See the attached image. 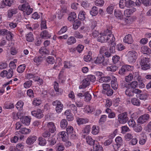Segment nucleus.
I'll use <instances>...</instances> for the list:
<instances>
[{
	"instance_id": "obj_1",
	"label": "nucleus",
	"mask_w": 151,
	"mask_h": 151,
	"mask_svg": "<svg viewBox=\"0 0 151 151\" xmlns=\"http://www.w3.org/2000/svg\"><path fill=\"white\" fill-rule=\"evenodd\" d=\"M149 62L150 58L146 57H143L142 58L140 63L142 69L144 70L149 69L150 66Z\"/></svg>"
},
{
	"instance_id": "obj_2",
	"label": "nucleus",
	"mask_w": 151,
	"mask_h": 151,
	"mask_svg": "<svg viewBox=\"0 0 151 151\" xmlns=\"http://www.w3.org/2000/svg\"><path fill=\"white\" fill-rule=\"evenodd\" d=\"M94 63L96 64H100L102 63L103 65H106L109 63L108 59H105L104 55H99L96 58V59L94 61Z\"/></svg>"
},
{
	"instance_id": "obj_3",
	"label": "nucleus",
	"mask_w": 151,
	"mask_h": 151,
	"mask_svg": "<svg viewBox=\"0 0 151 151\" xmlns=\"http://www.w3.org/2000/svg\"><path fill=\"white\" fill-rule=\"evenodd\" d=\"M137 53L134 51H129L127 55L128 62L130 63L134 62L137 59Z\"/></svg>"
},
{
	"instance_id": "obj_4",
	"label": "nucleus",
	"mask_w": 151,
	"mask_h": 151,
	"mask_svg": "<svg viewBox=\"0 0 151 151\" xmlns=\"http://www.w3.org/2000/svg\"><path fill=\"white\" fill-rule=\"evenodd\" d=\"M127 113L126 112L119 114L118 115V120L121 124H125L129 119L127 116Z\"/></svg>"
},
{
	"instance_id": "obj_5",
	"label": "nucleus",
	"mask_w": 151,
	"mask_h": 151,
	"mask_svg": "<svg viewBox=\"0 0 151 151\" xmlns=\"http://www.w3.org/2000/svg\"><path fill=\"white\" fill-rule=\"evenodd\" d=\"M52 104L53 106H56L55 110L57 113H59L62 111L63 105L60 101L57 100L53 101Z\"/></svg>"
},
{
	"instance_id": "obj_6",
	"label": "nucleus",
	"mask_w": 151,
	"mask_h": 151,
	"mask_svg": "<svg viewBox=\"0 0 151 151\" xmlns=\"http://www.w3.org/2000/svg\"><path fill=\"white\" fill-rule=\"evenodd\" d=\"M133 67L129 65H123L119 71V73L121 75H125L128 71L131 70Z\"/></svg>"
},
{
	"instance_id": "obj_7",
	"label": "nucleus",
	"mask_w": 151,
	"mask_h": 151,
	"mask_svg": "<svg viewBox=\"0 0 151 151\" xmlns=\"http://www.w3.org/2000/svg\"><path fill=\"white\" fill-rule=\"evenodd\" d=\"M31 114L32 116L38 119H41L44 116L43 113V110L40 109L32 111Z\"/></svg>"
},
{
	"instance_id": "obj_8",
	"label": "nucleus",
	"mask_w": 151,
	"mask_h": 151,
	"mask_svg": "<svg viewBox=\"0 0 151 151\" xmlns=\"http://www.w3.org/2000/svg\"><path fill=\"white\" fill-rule=\"evenodd\" d=\"M150 118V116L148 114H145L141 116L137 120L138 122L143 124L146 122Z\"/></svg>"
},
{
	"instance_id": "obj_9",
	"label": "nucleus",
	"mask_w": 151,
	"mask_h": 151,
	"mask_svg": "<svg viewBox=\"0 0 151 151\" xmlns=\"http://www.w3.org/2000/svg\"><path fill=\"white\" fill-rule=\"evenodd\" d=\"M18 12V9L17 8H10L7 11V16L9 18H11L14 14Z\"/></svg>"
},
{
	"instance_id": "obj_10",
	"label": "nucleus",
	"mask_w": 151,
	"mask_h": 151,
	"mask_svg": "<svg viewBox=\"0 0 151 151\" xmlns=\"http://www.w3.org/2000/svg\"><path fill=\"white\" fill-rule=\"evenodd\" d=\"M112 28V27L111 26L107 27L106 29L104 30L100 33V35H103L105 36H109L112 34V32L111 30Z\"/></svg>"
},
{
	"instance_id": "obj_11",
	"label": "nucleus",
	"mask_w": 151,
	"mask_h": 151,
	"mask_svg": "<svg viewBox=\"0 0 151 151\" xmlns=\"http://www.w3.org/2000/svg\"><path fill=\"white\" fill-rule=\"evenodd\" d=\"M124 42L129 44H132L133 42V40L132 35L128 34L125 36L123 39Z\"/></svg>"
},
{
	"instance_id": "obj_12",
	"label": "nucleus",
	"mask_w": 151,
	"mask_h": 151,
	"mask_svg": "<svg viewBox=\"0 0 151 151\" xmlns=\"http://www.w3.org/2000/svg\"><path fill=\"white\" fill-rule=\"evenodd\" d=\"M47 127L49 132L53 133L56 130V128L54 123L52 122H48L47 124Z\"/></svg>"
},
{
	"instance_id": "obj_13",
	"label": "nucleus",
	"mask_w": 151,
	"mask_h": 151,
	"mask_svg": "<svg viewBox=\"0 0 151 151\" xmlns=\"http://www.w3.org/2000/svg\"><path fill=\"white\" fill-rule=\"evenodd\" d=\"M41 37L44 39H47L50 38L51 37V35L48 31L45 30L42 32L40 33Z\"/></svg>"
},
{
	"instance_id": "obj_14",
	"label": "nucleus",
	"mask_w": 151,
	"mask_h": 151,
	"mask_svg": "<svg viewBox=\"0 0 151 151\" xmlns=\"http://www.w3.org/2000/svg\"><path fill=\"white\" fill-rule=\"evenodd\" d=\"M37 137L35 135H31L26 140L27 143L29 145L32 144L37 139Z\"/></svg>"
},
{
	"instance_id": "obj_15",
	"label": "nucleus",
	"mask_w": 151,
	"mask_h": 151,
	"mask_svg": "<svg viewBox=\"0 0 151 151\" xmlns=\"http://www.w3.org/2000/svg\"><path fill=\"white\" fill-rule=\"evenodd\" d=\"M141 51L144 54H151V49L146 46H142L141 48Z\"/></svg>"
},
{
	"instance_id": "obj_16",
	"label": "nucleus",
	"mask_w": 151,
	"mask_h": 151,
	"mask_svg": "<svg viewBox=\"0 0 151 151\" xmlns=\"http://www.w3.org/2000/svg\"><path fill=\"white\" fill-rule=\"evenodd\" d=\"M13 2L12 1L10 0H3L2 2V4L1 5V7L4 8L6 6L10 7Z\"/></svg>"
},
{
	"instance_id": "obj_17",
	"label": "nucleus",
	"mask_w": 151,
	"mask_h": 151,
	"mask_svg": "<svg viewBox=\"0 0 151 151\" xmlns=\"http://www.w3.org/2000/svg\"><path fill=\"white\" fill-rule=\"evenodd\" d=\"M77 122L79 125L85 124L88 122V120L87 118H78L77 119Z\"/></svg>"
},
{
	"instance_id": "obj_18",
	"label": "nucleus",
	"mask_w": 151,
	"mask_h": 151,
	"mask_svg": "<svg viewBox=\"0 0 151 151\" xmlns=\"http://www.w3.org/2000/svg\"><path fill=\"white\" fill-rule=\"evenodd\" d=\"M131 102L134 105L139 106L140 105L141 103L140 100L137 98L134 97L132 99Z\"/></svg>"
},
{
	"instance_id": "obj_19",
	"label": "nucleus",
	"mask_w": 151,
	"mask_h": 151,
	"mask_svg": "<svg viewBox=\"0 0 151 151\" xmlns=\"http://www.w3.org/2000/svg\"><path fill=\"white\" fill-rule=\"evenodd\" d=\"M133 89L128 87L125 91V94L129 97H132L134 96Z\"/></svg>"
},
{
	"instance_id": "obj_20",
	"label": "nucleus",
	"mask_w": 151,
	"mask_h": 151,
	"mask_svg": "<svg viewBox=\"0 0 151 151\" xmlns=\"http://www.w3.org/2000/svg\"><path fill=\"white\" fill-rule=\"evenodd\" d=\"M114 15L118 19L122 20L123 18V15L121 12L119 10H115Z\"/></svg>"
},
{
	"instance_id": "obj_21",
	"label": "nucleus",
	"mask_w": 151,
	"mask_h": 151,
	"mask_svg": "<svg viewBox=\"0 0 151 151\" xmlns=\"http://www.w3.org/2000/svg\"><path fill=\"white\" fill-rule=\"evenodd\" d=\"M111 79V78L109 76H103L99 79V81L101 83H102L104 82H108L110 81Z\"/></svg>"
},
{
	"instance_id": "obj_22",
	"label": "nucleus",
	"mask_w": 151,
	"mask_h": 151,
	"mask_svg": "<svg viewBox=\"0 0 151 151\" xmlns=\"http://www.w3.org/2000/svg\"><path fill=\"white\" fill-rule=\"evenodd\" d=\"M31 119L27 116H25L23 117L21 120L22 123L25 124L26 125H29Z\"/></svg>"
},
{
	"instance_id": "obj_23",
	"label": "nucleus",
	"mask_w": 151,
	"mask_h": 151,
	"mask_svg": "<svg viewBox=\"0 0 151 151\" xmlns=\"http://www.w3.org/2000/svg\"><path fill=\"white\" fill-rule=\"evenodd\" d=\"M90 84V82L88 80H86V78L83 80V83L82 85L80 86L79 88L80 89L82 88H85L88 86Z\"/></svg>"
},
{
	"instance_id": "obj_24",
	"label": "nucleus",
	"mask_w": 151,
	"mask_h": 151,
	"mask_svg": "<svg viewBox=\"0 0 151 151\" xmlns=\"http://www.w3.org/2000/svg\"><path fill=\"white\" fill-rule=\"evenodd\" d=\"M67 133L65 131H62V132H60L58 134V135L60 137L62 138V139L63 141H65L68 138V135Z\"/></svg>"
},
{
	"instance_id": "obj_25",
	"label": "nucleus",
	"mask_w": 151,
	"mask_h": 151,
	"mask_svg": "<svg viewBox=\"0 0 151 151\" xmlns=\"http://www.w3.org/2000/svg\"><path fill=\"white\" fill-rule=\"evenodd\" d=\"M76 40L74 37L71 36L69 37L67 41V43L69 45H72L75 43Z\"/></svg>"
},
{
	"instance_id": "obj_26",
	"label": "nucleus",
	"mask_w": 151,
	"mask_h": 151,
	"mask_svg": "<svg viewBox=\"0 0 151 151\" xmlns=\"http://www.w3.org/2000/svg\"><path fill=\"white\" fill-rule=\"evenodd\" d=\"M106 42H108L109 43H111L115 41V38L114 35L112 34L106 36Z\"/></svg>"
},
{
	"instance_id": "obj_27",
	"label": "nucleus",
	"mask_w": 151,
	"mask_h": 151,
	"mask_svg": "<svg viewBox=\"0 0 151 151\" xmlns=\"http://www.w3.org/2000/svg\"><path fill=\"white\" fill-rule=\"evenodd\" d=\"M29 4L28 3H25V4L22 5H20L18 6V9L19 10L24 12L27 9V7H29Z\"/></svg>"
},
{
	"instance_id": "obj_28",
	"label": "nucleus",
	"mask_w": 151,
	"mask_h": 151,
	"mask_svg": "<svg viewBox=\"0 0 151 151\" xmlns=\"http://www.w3.org/2000/svg\"><path fill=\"white\" fill-rule=\"evenodd\" d=\"M98 10L97 7L95 6H93L90 12V14L92 16H96L98 13Z\"/></svg>"
},
{
	"instance_id": "obj_29",
	"label": "nucleus",
	"mask_w": 151,
	"mask_h": 151,
	"mask_svg": "<svg viewBox=\"0 0 151 151\" xmlns=\"http://www.w3.org/2000/svg\"><path fill=\"white\" fill-rule=\"evenodd\" d=\"M14 37V35L12 32L8 30L6 34V38L8 41L12 40H13Z\"/></svg>"
},
{
	"instance_id": "obj_30",
	"label": "nucleus",
	"mask_w": 151,
	"mask_h": 151,
	"mask_svg": "<svg viewBox=\"0 0 151 151\" xmlns=\"http://www.w3.org/2000/svg\"><path fill=\"white\" fill-rule=\"evenodd\" d=\"M87 143L89 145H94L95 140H93L91 136H88L86 137Z\"/></svg>"
},
{
	"instance_id": "obj_31",
	"label": "nucleus",
	"mask_w": 151,
	"mask_h": 151,
	"mask_svg": "<svg viewBox=\"0 0 151 151\" xmlns=\"http://www.w3.org/2000/svg\"><path fill=\"white\" fill-rule=\"evenodd\" d=\"M92 54L91 52H89L88 55L84 56V60L87 62L90 61L92 59Z\"/></svg>"
},
{
	"instance_id": "obj_32",
	"label": "nucleus",
	"mask_w": 151,
	"mask_h": 151,
	"mask_svg": "<svg viewBox=\"0 0 151 151\" xmlns=\"http://www.w3.org/2000/svg\"><path fill=\"white\" fill-rule=\"evenodd\" d=\"M81 22L78 19H76L75 21L73 26V28L75 29H77L81 25Z\"/></svg>"
},
{
	"instance_id": "obj_33",
	"label": "nucleus",
	"mask_w": 151,
	"mask_h": 151,
	"mask_svg": "<svg viewBox=\"0 0 151 151\" xmlns=\"http://www.w3.org/2000/svg\"><path fill=\"white\" fill-rule=\"evenodd\" d=\"M86 13L84 11H81L78 15V18L81 20H84L85 18Z\"/></svg>"
},
{
	"instance_id": "obj_34",
	"label": "nucleus",
	"mask_w": 151,
	"mask_h": 151,
	"mask_svg": "<svg viewBox=\"0 0 151 151\" xmlns=\"http://www.w3.org/2000/svg\"><path fill=\"white\" fill-rule=\"evenodd\" d=\"M24 103L21 101H18L16 104L17 108L19 111H22V110Z\"/></svg>"
},
{
	"instance_id": "obj_35",
	"label": "nucleus",
	"mask_w": 151,
	"mask_h": 151,
	"mask_svg": "<svg viewBox=\"0 0 151 151\" xmlns=\"http://www.w3.org/2000/svg\"><path fill=\"white\" fill-rule=\"evenodd\" d=\"M55 149L57 151H63L65 149V147L62 144L59 143L56 146Z\"/></svg>"
},
{
	"instance_id": "obj_36",
	"label": "nucleus",
	"mask_w": 151,
	"mask_h": 151,
	"mask_svg": "<svg viewBox=\"0 0 151 151\" xmlns=\"http://www.w3.org/2000/svg\"><path fill=\"white\" fill-rule=\"evenodd\" d=\"M68 123L65 119H63L60 122V126L62 128H65L68 125Z\"/></svg>"
},
{
	"instance_id": "obj_37",
	"label": "nucleus",
	"mask_w": 151,
	"mask_h": 151,
	"mask_svg": "<svg viewBox=\"0 0 151 151\" xmlns=\"http://www.w3.org/2000/svg\"><path fill=\"white\" fill-rule=\"evenodd\" d=\"M76 17V15L74 12L70 13L68 17V19L70 21H73Z\"/></svg>"
},
{
	"instance_id": "obj_38",
	"label": "nucleus",
	"mask_w": 151,
	"mask_h": 151,
	"mask_svg": "<svg viewBox=\"0 0 151 151\" xmlns=\"http://www.w3.org/2000/svg\"><path fill=\"white\" fill-rule=\"evenodd\" d=\"M39 53L42 55H46L48 53V50H47L46 47H41L39 50Z\"/></svg>"
},
{
	"instance_id": "obj_39",
	"label": "nucleus",
	"mask_w": 151,
	"mask_h": 151,
	"mask_svg": "<svg viewBox=\"0 0 151 151\" xmlns=\"http://www.w3.org/2000/svg\"><path fill=\"white\" fill-rule=\"evenodd\" d=\"M85 96V100L87 102L89 101L91 99V96L88 91L86 92L83 95Z\"/></svg>"
},
{
	"instance_id": "obj_40",
	"label": "nucleus",
	"mask_w": 151,
	"mask_h": 151,
	"mask_svg": "<svg viewBox=\"0 0 151 151\" xmlns=\"http://www.w3.org/2000/svg\"><path fill=\"white\" fill-rule=\"evenodd\" d=\"M92 133L94 135L97 134L99 132V127L93 125L92 127Z\"/></svg>"
},
{
	"instance_id": "obj_41",
	"label": "nucleus",
	"mask_w": 151,
	"mask_h": 151,
	"mask_svg": "<svg viewBox=\"0 0 151 151\" xmlns=\"http://www.w3.org/2000/svg\"><path fill=\"white\" fill-rule=\"evenodd\" d=\"M94 151H103V148L102 146L98 144H96L93 146Z\"/></svg>"
},
{
	"instance_id": "obj_42",
	"label": "nucleus",
	"mask_w": 151,
	"mask_h": 151,
	"mask_svg": "<svg viewBox=\"0 0 151 151\" xmlns=\"http://www.w3.org/2000/svg\"><path fill=\"white\" fill-rule=\"evenodd\" d=\"M39 144L42 146L45 145L46 143V141L45 139L42 137H40L38 139Z\"/></svg>"
},
{
	"instance_id": "obj_43",
	"label": "nucleus",
	"mask_w": 151,
	"mask_h": 151,
	"mask_svg": "<svg viewBox=\"0 0 151 151\" xmlns=\"http://www.w3.org/2000/svg\"><path fill=\"white\" fill-rule=\"evenodd\" d=\"M25 67L26 65L25 64L20 65L17 68V71L19 73H22L24 71Z\"/></svg>"
},
{
	"instance_id": "obj_44",
	"label": "nucleus",
	"mask_w": 151,
	"mask_h": 151,
	"mask_svg": "<svg viewBox=\"0 0 151 151\" xmlns=\"http://www.w3.org/2000/svg\"><path fill=\"white\" fill-rule=\"evenodd\" d=\"M26 39L28 42H32L34 40V38L33 34L31 32H30L29 34H27Z\"/></svg>"
},
{
	"instance_id": "obj_45",
	"label": "nucleus",
	"mask_w": 151,
	"mask_h": 151,
	"mask_svg": "<svg viewBox=\"0 0 151 151\" xmlns=\"http://www.w3.org/2000/svg\"><path fill=\"white\" fill-rule=\"evenodd\" d=\"M134 11L132 9H128L124 11V14L125 16L128 17L132 14Z\"/></svg>"
},
{
	"instance_id": "obj_46",
	"label": "nucleus",
	"mask_w": 151,
	"mask_h": 151,
	"mask_svg": "<svg viewBox=\"0 0 151 151\" xmlns=\"http://www.w3.org/2000/svg\"><path fill=\"white\" fill-rule=\"evenodd\" d=\"M137 86H138L139 88H145V85L144 83L143 80L141 78L137 80Z\"/></svg>"
},
{
	"instance_id": "obj_47",
	"label": "nucleus",
	"mask_w": 151,
	"mask_h": 151,
	"mask_svg": "<svg viewBox=\"0 0 151 151\" xmlns=\"http://www.w3.org/2000/svg\"><path fill=\"white\" fill-rule=\"evenodd\" d=\"M47 63L50 64H53L55 62V60L52 56H48L46 58Z\"/></svg>"
},
{
	"instance_id": "obj_48",
	"label": "nucleus",
	"mask_w": 151,
	"mask_h": 151,
	"mask_svg": "<svg viewBox=\"0 0 151 151\" xmlns=\"http://www.w3.org/2000/svg\"><path fill=\"white\" fill-rule=\"evenodd\" d=\"M32 84V80H29L26 81L23 84L24 88H30Z\"/></svg>"
},
{
	"instance_id": "obj_49",
	"label": "nucleus",
	"mask_w": 151,
	"mask_h": 151,
	"mask_svg": "<svg viewBox=\"0 0 151 151\" xmlns=\"http://www.w3.org/2000/svg\"><path fill=\"white\" fill-rule=\"evenodd\" d=\"M118 67L115 65H111L107 67L106 69L108 71H111L114 72H115L117 69Z\"/></svg>"
},
{
	"instance_id": "obj_50",
	"label": "nucleus",
	"mask_w": 151,
	"mask_h": 151,
	"mask_svg": "<svg viewBox=\"0 0 151 151\" xmlns=\"http://www.w3.org/2000/svg\"><path fill=\"white\" fill-rule=\"evenodd\" d=\"M127 2L126 0H120L119 2L120 7L122 9H124L126 7Z\"/></svg>"
},
{
	"instance_id": "obj_51",
	"label": "nucleus",
	"mask_w": 151,
	"mask_h": 151,
	"mask_svg": "<svg viewBox=\"0 0 151 151\" xmlns=\"http://www.w3.org/2000/svg\"><path fill=\"white\" fill-rule=\"evenodd\" d=\"M66 133L68 135H70L73 133V128L70 126H68L66 128Z\"/></svg>"
},
{
	"instance_id": "obj_52",
	"label": "nucleus",
	"mask_w": 151,
	"mask_h": 151,
	"mask_svg": "<svg viewBox=\"0 0 151 151\" xmlns=\"http://www.w3.org/2000/svg\"><path fill=\"white\" fill-rule=\"evenodd\" d=\"M68 27L66 26L63 27L57 33V34L58 35H61L62 34L65 32L67 30Z\"/></svg>"
},
{
	"instance_id": "obj_53",
	"label": "nucleus",
	"mask_w": 151,
	"mask_h": 151,
	"mask_svg": "<svg viewBox=\"0 0 151 151\" xmlns=\"http://www.w3.org/2000/svg\"><path fill=\"white\" fill-rule=\"evenodd\" d=\"M97 38L98 41L101 43H103L106 42V36L103 35H100Z\"/></svg>"
},
{
	"instance_id": "obj_54",
	"label": "nucleus",
	"mask_w": 151,
	"mask_h": 151,
	"mask_svg": "<svg viewBox=\"0 0 151 151\" xmlns=\"http://www.w3.org/2000/svg\"><path fill=\"white\" fill-rule=\"evenodd\" d=\"M133 78V76L132 73H130L128 76L125 77V80L127 82H129L132 81Z\"/></svg>"
},
{
	"instance_id": "obj_55",
	"label": "nucleus",
	"mask_w": 151,
	"mask_h": 151,
	"mask_svg": "<svg viewBox=\"0 0 151 151\" xmlns=\"http://www.w3.org/2000/svg\"><path fill=\"white\" fill-rule=\"evenodd\" d=\"M41 103V100L38 98H34L32 102L33 104L35 106H38Z\"/></svg>"
},
{
	"instance_id": "obj_56",
	"label": "nucleus",
	"mask_w": 151,
	"mask_h": 151,
	"mask_svg": "<svg viewBox=\"0 0 151 151\" xmlns=\"http://www.w3.org/2000/svg\"><path fill=\"white\" fill-rule=\"evenodd\" d=\"M43 58L41 56H36L34 59V61L36 63H39L43 60Z\"/></svg>"
},
{
	"instance_id": "obj_57",
	"label": "nucleus",
	"mask_w": 151,
	"mask_h": 151,
	"mask_svg": "<svg viewBox=\"0 0 151 151\" xmlns=\"http://www.w3.org/2000/svg\"><path fill=\"white\" fill-rule=\"evenodd\" d=\"M120 59V57L116 55H114L112 58V60L114 64H116L119 62Z\"/></svg>"
},
{
	"instance_id": "obj_58",
	"label": "nucleus",
	"mask_w": 151,
	"mask_h": 151,
	"mask_svg": "<svg viewBox=\"0 0 151 151\" xmlns=\"http://www.w3.org/2000/svg\"><path fill=\"white\" fill-rule=\"evenodd\" d=\"M107 118V116L106 115H103L101 117L99 121V123L102 124L106 121Z\"/></svg>"
},
{
	"instance_id": "obj_59",
	"label": "nucleus",
	"mask_w": 151,
	"mask_h": 151,
	"mask_svg": "<svg viewBox=\"0 0 151 151\" xmlns=\"http://www.w3.org/2000/svg\"><path fill=\"white\" fill-rule=\"evenodd\" d=\"M31 131V130L26 128H22L20 130V132L24 134H26L29 133Z\"/></svg>"
},
{
	"instance_id": "obj_60",
	"label": "nucleus",
	"mask_w": 151,
	"mask_h": 151,
	"mask_svg": "<svg viewBox=\"0 0 151 151\" xmlns=\"http://www.w3.org/2000/svg\"><path fill=\"white\" fill-rule=\"evenodd\" d=\"M126 7L130 8L134 6L135 5V2L131 0H128L127 1Z\"/></svg>"
},
{
	"instance_id": "obj_61",
	"label": "nucleus",
	"mask_w": 151,
	"mask_h": 151,
	"mask_svg": "<svg viewBox=\"0 0 151 151\" xmlns=\"http://www.w3.org/2000/svg\"><path fill=\"white\" fill-rule=\"evenodd\" d=\"M137 84H138L137 82L136 81H132L129 85L130 86L131 88L134 89L137 87Z\"/></svg>"
},
{
	"instance_id": "obj_62",
	"label": "nucleus",
	"mask_w": 151,
	"mask_h": 151,
	"mask_svg": "<svg viewBox=\"0 0 151 151\" xmlns=\"http://www.w3.org/2000/svg\"><path fill=\"white\" fill-rule=\"evenodd\" d=\"M107 48L105 46H103L101 47L99 50V53L101 55H103L106 52L107 50Z\"/></svg>"
},
{
	"instance_id": "obj_63",
	"label": "nucleus",
	"mask_w": 151,
	"mask_h": 151,
	"mask_svg": "<svg viewBox=\"0 0 151 151\" xmlns=\"http://www.w3.org/2000/svg\"><path fill=\"white\" fill-rule=\"evenodd\" d=\"M104 0H96L95 1V5L97 6H102L104 5Z\"/></svg>"
},
{
	"instance_id": "obj_64",
	"label": "nucleus",
	"mask_w": 151,
	"mask_h": 151,
	"mask_svg": "<svg viewBox=\"0 0 151 151\" xmlns=\"http://www.w3.org/2000/svg\"><path fill=\"white\" fill-rule=\"evenodd\" d=\"M86 80H88L90 82V81L93 82L95 81L96 80L95 76L93 75H88L87 77L86 78Z\"/></svg>"
}]
</instances>
